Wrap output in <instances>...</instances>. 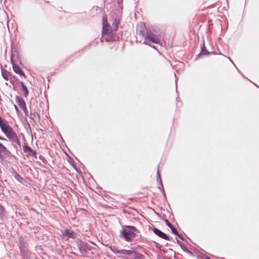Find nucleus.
Listing matches in <instances>:
<instances>
[{
    "instance_id": "f257e3e1",
    "label": "nucleus",
    "mask_w": 259,
    "mask_h": 259,
    "mask_svg": "<svg viewBox=\"0 0 259 259\" xmlns=\"http://www.w3.org/2000/svg\"><path fill=\"white\" fill-rule=\"evenodd\" d=\"M139 230L133 226H123L120 231L119 237L127 242L133 241L138 236Z\"/></svg>"
},
{
    "instance_id": "f03ea898",
    "label": "nucleus",
    "mask_w": 259,
    "mask_h": 259,
    "mask_svg": "<svg viewBox=\"0 0 259 259\" xmlns=\"http://www.w3.org/2000/svg\"><path fill=\"white\" fill-rule=\"evenodd\" d=\"M13 159H17V158L5 146L0 143V160L5 162H11Z\"/></svg>"
},
{
    "instance_id": "7ed1b4c3",
    "label": "nucleus",
    "mask_w": 259,
    "mask_h": 259,
    "mask_svg": "<svg viewBox=\"0 0 259 259\" xmlns=\"http://www.w3.org/2000/svg\"><path fill=\"white\" fill-rule=\"evenodd\" d=\"M5 135L11 143H16L19 147H21L20 140L13 128L5 133Z\"/></svg>"
},
{
    "instance_id": "20e7f679",
    "label": "nucleus",
    "mask_w": 259,
    "mask_h": 259,
    "mask_svg": "<svg viewBox=\"0 0 259 259\" xmlns=\"http://www.w3.org/2000/svg\"><path fill=\"white\" fill-rule=\"evenodd\" d=\"M102 24H103V28L102 31V34H107V32H113V30L111 29V26L110 24L108 23L107 17V16H104L102 18Z\"/></svg>"
},
{
    "instance_id": "39448f33",
    "label": "nucleus",
    "mask_w": 259,
    "mask_h": 259,
    "mask_svg": "<svg viewBox=\"0 0 259 259\" xmlns=\"http://www.w3.org/2000/svg\"><path fill=\"white\" fill-rule=\"evenodd\" d=\"M116 40V36L114 35V32H107V34H102L101 41L105 40L106 42L114 41Z\"/></svg>"
},
{
    "instance_id": "423d86ee",
    "label": "nucleus",
    "mask_w": 259,
    "mask_h": 259,
    "mask_svg": "<svg viewBox=\"0 0 259 259\" xmlns=\"http://www.w3.org/2000/svg\"><path fill=\"white\" fill-rule=\"evenodd\" d=\"M140 34L145 37V41L144 43L146 45H149L148 39L150 37H154L156 36V34L152 32L151 30H146V31L144 30H141L140 32Z\"/></svg>"
},
{
    "instance_id": "0eeeda50",
    "label": "nucleus",
    "mask_w": 259,
    "mask_h": 259,
    "mask_svg": "<svg viewBox=\"0 0 259 259\" xmlns=\"http://www.w3.org/2000/svg\"><path fill=\"white\" fill-rule=\"evenodd\" d=\"M200 47H201V51L200 53L197 55V59L199 58L202 56L204 55H207L209 54H214L216 55L217 53L214 52H209L207 50L205 45V42L204 40H203V41L200 44Z\"/></svg>"
},
{
    "instance_id": "6e6552de",
    "label": "nucleus",
    "mask_w": 259,
    "mask_h": 259,
    "mask_svg": "<svg viewBox=\"0 0 259 259\" xmlns=\"http://www.w3.org/2000/svg\"><path fill=\"white\" fill-rule=\"evenodd\" d=\"M23 151L24 153H26V156H32L35 158H37V152L35 150L32 149L28 145L25 144L23 146Z\"/></svg>"
},
{
    "instance_id": "1a4fd4ad",
    "label": "nucleus",
    "mask_w": 259,
    "mask_h": 259,
    "mask_svg": "<svg viewBox=\"0 0 259 259\" xmlns=\"http://www.w3.org/2000/svg\"><path fill=\"white\" fill-rule=\"evenodd\" d=\"M75 243L77 245V248L79 250L80 254L82 256H85V248L87 242L82 241L79 238H77L75 240Z\"/></svg>"
},
{
    "instance_id": "9d476101",
    "label": "nucleus",
    "mask_w": 259,
    "mask_h": 259,
    "mask_svg": "<svg viewBox=\"0 0 259 259\" xmlns=\"http://www.w3.org/2000/svg\"><path fill=\"white\" fill-rule=\"evenodd\" d=\"M152 230L153 232V233L157 235L158 237L165 239L166 240H171L172 239V237L170 236H168L165 233L162 232L159 229L156 228H152Z\"/></svg>"
},
{
    "instance_id": "9b49d317",
    "label": "nucleus",
    "mask_w": 259,
    "mask_h": 259,
    "mask_svg": "<svg viewBox=\"0 0 259 259\" xmlns=\"http://www.w3.org/2000/svg\"><path fill=\"white\" fill-rule=\"evenodd\" d=\"M11 61L12 65L13 71L16 73L20 75V76H23L25 78H26V76L25 75L23 70L20 68V67L18 65L14 63V62L12 59V54L11 55Z\"/></svg>"
},
{
    "instance_id": "f8f14e48",
    "label": "nucleus",
    "mask_w": 259,
    "mask_h": 259,
    "mask_svg": "<svg viewBox=\"0 0 259 259\" xmlns=\"http://www.w3.org/2000/svg\"><path fill=\"white\" fill-rule=\"evenodd\" d=\"M62 235L63 236L71 239H75L77 237V234L74 231L69 229H66L62 231Z\"/></svg>"
},
{
    "instance_id": "ddd939ff",
    "label": "nucleus",
    "mask_w": 259,
    "mask_h": 259,
    "mask_svg": "<svg viewBox=\"0 0 259 259\" xmlns=\"http://www.w3.org/2000/svg\"><path fill=\"white\" fill-rule=\"evenodd\" d=\"M19 248L20 252H25V251L28 250V244L23 239H20L19 240L18 243Z\"/></svg>"
},
{
    "instance_id": "4468645a",
    "label": "nucleus",
    "mask_w": 259,
    "mask_h": 259,
    "mask_svg": "<svg viewBox=\"0 0 259 259\" xmlns=\"http://www.w3.org/2000/svg\"><path fill=\"white\" fill-rule=\"evenodd\" d=\"M7 217V213L6 208L0 204V221H4Z\"/></svg>"
},
{
    "instance_id": "2eb2a0df",
    "label": "nucleus",
    "mask_w": 259,
    "mask_h": 259,
    "mask_svg": "<svg viewBox=\"0 0 259 259\" xmlns=\"http://www.w3.org/2000/svg\"><path fill=\"white\" fill-rule=\"evenodd\" d=\"M0 128L4 134L13 128L8 123L5 122L0 124Z\"/></svg>"
},
{
    "instance_id": "dca6fc26",
    "label": "nucleus",
    "mask_w": 259,
    "mask_h": 259,
    "mask_svg": "<svg viewBox=\"0 0 259 259\" xmlns=\"http://www.w3.org/2000/svg\"><path fill=\"white\" fill-rule=\"evenodd\" d=\"M16 102L18 104L19 107L20 108L26 106V103L24 100L20 96H16Z\"/></svg>"
},
{
    "instance_id": "f3484780",
    "label": "nucleus",
    "mask_w": 259,
    "mask_h": 259,
    "mask_svg": "<svg viewBox=\"0 0 259 259\" xmlns=\"http://www.w3.org/2000/svg\"><path fill=\"white\" fill-rule=\"evenodd\" d=\"M131 256L134 259H144L145 257L143 254L139 253L135 250H132Z\"/></svg>"
},
{
    "instance_id": "a211bd4d",
    "label": "nucleus",
    "mask_w": 259,
    "mask_h": 259,
    "mask_svg": "<svg viewBox=\"0 0 259 259\" xmlns=\"http://www.w3.org/2000/svg\"><path fill=\"white\" fill-rule=\"evenodd\" d=\"M1 72L2 75L4 79L6 80H9V77L10 76V72L8 71L7 70L4 69L2 66H1Z\"/></svg>"
},
{
    "instance_id": "6ab92c4d",
    "label": "nucleus",
    "mask_w": 259,
    "mask_h": 259,
    "mask_svg": "<svg viewBox=\"0 0 259 259\" xmlns=\"http://www.w3.org/2000/svg\"><path fill=\"white\" fill-rule=\"evenodd\" d=\"M150 41H151L154 44H158V45H160L161 43V40L158 37L157 35L155 36L154 37H151V36L150 37V38L148 39V42H149Z\"/></svg>"
},
{
    "instance_id": "aec40b11",
    "label": "nucleus",
    "mask_w": 259,
    "mask_h": 259,
    "mask_svg": "<svg viewBox=\"0 0 259 259\" xmlns=\"http://www.w3.org/2000/svg\"><path fill=\"white\" fill-rule=\"evenodd\" d=\"M20 87H21L22 90L24 91V96L25 98H27L29 95V91L26 87V86L24 84L23 81L20 82Z\"/></svg>"
},
{
    "instance_id": "412c9836",
    "label": "nucleus",
    "mask_w": 259,
    "mask_h": 259,
    "mask_svg": "<svg viewBox=\"0 0 259 259\" xmlns=\"http://www.w3.org/2000/svg\"><path fill=\"white\" fill-rule=\"evenodd\" d=\"M105 245L106 246L108 247L113 253L120 254L121 250L118 249L117 247H116L115 246H111L109 244H106Z\"/></svg>"
},
{
    "instance_id": "4be33fe9",
    "label": "nucleus",
    "mask_w": 259,
    "mask_h": 259,
    "mask_svg": "<svg viewBox=\"0 0 259 259\" xmlns=\"http://www.w3.org/2000/svg\"><path fill=\"white\" fill-rule=\"evenodd\" d=\"M177 242L184 251L191 252L188 250L187 247L185 246V245L184 243H183L181 241H180L178 239H177Z\"/></svg>"
},
{
    "instance_id": "5701e85b",
    "label": "nucleus",
    "mask_w": 259,
    "mask_h": 259,
    "mask_svg": "<svg viewBox=\"0 0 259 259\" xmlns=\"http://www.w3.org/2000/svg\"><path fill=\"white\" fill-rule=\"evenodd\" d=\"M159 164H158L157 166V173H156L157 181H160V185H161V187H162L163 184H162V180L161 179V176H160V172H159Z\"/></svg>"
},
{
    "instance_id": "b1692460",
    "label": "nucleus",
    "mask_w": 259,
    "mask_h": 259,
    "mask_svg": "<svg viewBox=\"0 0 259 259\" xmlns=\"http://www.w3.org/2000/svg\"><path fill=\"white\" fill-rule=\"evenodd\" d=\"M23 259H27L30 257V252L29 250L25 251V252H20Z\"/></svg>"
},
{
    "instance_id": "393cba45",
    "label": "nucleus",
    "mask_w": 259,
    "mask_h": 259,
    "mask_svg": "<svg viewBox=\"0 0 259 259\" xmlns=\"http://www.w3.org/2000/svg\"><path fill=\"white\" fill-rule=\"evenodd\" d=\"M120 252V254L131 256L132 254V250L121 249Z\"/></svg>"
},
{
    "instance_id": "a878e982",
    "label": "nucleus",
    "mask_w": 259,
    "mask_h": 259,
    "mask_svg": "<svg viewBox=\"0 0 259 259\" xmlns=\"http://www.w3.org/2000/svg\"><path fill=\"white\" fill-rule=\"evenodd\" d=\"M93 248V247L90 245L88 243H86L85 248V254L88 253V251L91 250Z\"/></svg>"
},
{
    "instance_id": "bb28decb",
    "label": "nucleus",
    "mask_w": 259,
    "mask_h": 259,
    "mask_svg": "<svg viewBox=\"0 0 259 259\" xmlns=\"http://www.w3.org/2000/svg\"><path fill=\"white\" fill-rule=\"evenodd\" d=\"M14 178L20 183H22L24 180L19 174H18Z\"/></svg>"
},
{
    "instance_id": "cd10ccee",
    "label": "nucleus",
    "mask_w": 259,
    "mask_h": 259,
    "mask_svg": "<svg viewBox=\"0 0 259 259\" xmlns=\"http://www.w3.org/2000/svg\"><path fill=\"white\" fill-rule=\"evenodd\" d=\"M12 146H13V148L15 149L16 151V154L19 155L18 152V149L19 148L18 145H17L16 143H12ZM19 148H20V147H19Z\"/></svg>"
},
{
    "instance_id": "c85d7f7f",
    "label": "nucleus",
    "mask_w": 259,
    "mask_h": 259,
    "mask_svg": "<svg viewBox=\"0 0 259 259\" xmlns=\"http://www.w3.org/2000/svg\"><path fill=\"white\" fill-rule=\"evenodd\" d=\"M10 83L13 84V85H14V83L16 82V83H19L20 84V82L18 79H17L16 78H14V79H12V77H10Z\"/></svg>"
},
{
    "instance_id": "c756f323",
    "label": "nucleus",
    "mask_w": 259,
    "mask_h": 259,
    "mask_svg": "<svg viewBox=\"0 0 259 259\" xmlns=\"http://www.w3.org/2000/svg\"><path fill=\"white\" fill-rule=\"evenodd\" d=\"M170 229L171 230L172 233H173L175 235H178L179 232L177 231V230L173 226L172 227H171L170 228Z\"/></svg>"
},
{
    "instance_id": "7c9ffc66",
    "label": "nucleus",
    "mask_w": 259,
    "mask_h": 259,
    "mask_svg": "<svg viewBox=\"0 0 259 259\" xmlns=\"http://www.w3.org/2000/svg\"><path fill=\"white\" fill-rule=\"evenodd\" d=\"M119 21L118 20H114V22L113 24L114 27V29L116 30V29L118 28V25H119Z\"/></svg>"
},
{
    "instance_id": "2f4dec72",
    "label": "nucleus",
    "mask_w": 259,
    "mask_h": 259,
    "mask_svg": "<svg viewBox=\"0 0 259 259\" xmlns=\"http://www.w3.org/2000/svg\"><path fill=\"white\" fill-rule=\"evenodd\" d=\"M164 222L165 223L166 225L167 226V227H168L169 228L172 226V225H171V224L168 221V220L167 219H164L163 220Z\"/></svg>"
},
{
    "instance_id": "473e14b6",
    "label": "nucleus",
    "mask_w": 259,
    "mask_h": 259,
    "mask_svg": "<svg viewBox=\"0 0 259 259\" xmlns=\"http://www.w3.org/2000/svg\"><path fill=\"white\" fill-rule=\"evenodd\" d=\"M21 109H22L23 110V111H24V113H25L26 116H28V112L27 111L26 106L21 108Z\"/></svg>"
},
{
    "instance_id": "72a5a7b5",
    "label": "nucleus",
    "mask_w": 259,
    "mask_h": 259,
    "mask_svg": "<svg viewBox=\"0 0 259 259\" xmlns=\"http://www.w3.org/2000/svg\"><path fill=\"white\" fill-rule=\"evenodd\" d=\"M11 172L12 174V176H13L14 177H16L18 174L14 168L12 169Z\"/></svg>"
},
{
    "instance_id": "f704fd0d",
    "label": "nucleus",
    "mask_w": 259,
    "mask_h": 259,
    "mask_svg": "<svg viewBox=\"0 0 259 259\" xmlns=\"http://www.w3.org/2000/svg\"><path fill=\"white\" fill-rule=\"evenodd\" d=\"M11 172L12 174V176H13L14 177H16L18 174L14 168L12 169Z\"/></svg>"
},
{
    "instance_id": "c9c22d12",
    "label": "nucleus",
    "mask_w": 259,
    "mask_h": 259,
    "mask_svg": "<svg viewBox=\"0 0 259 259\" xmlns=\"http://www.w3.org/2000/svg\"><path fill=\"white\" fill-rule=\"evenodd\" d=\"M39 159L42 161L44 163L47 162V160L45 158L41 155L39 156Z\"/></svg>"
},
{
    "instance_id": "e433bc0d",
    "label": "nucleus",
    "mask_w": 259,
    "mask_h": 259,
    "mask_svg": "<svg viewBox=\"0 0 259 259\" xmlns=\"http://www.w3.org/2000/svg\"><path fill=\"white\" fill-rule=\"evenodd\" d=\"M33 116L34 117H38V118H39V114L37 112H34L32 113Z\"/></svg>"
},
{
    "instance_id": "4c0bfd02",
    "label": "nucleus",
    "mask_w": 259,
    "mask_h": 259,
    "mask_svg": "<svg viewBox=\"0 0 259 259\" xmlns=\"http://www.w3.org/2000/svg\"><path fill=\"white\" fill-rule=\"evenodd\" d=\"M181 240H182V241H184L185 240V238L184 237H183V236L181 234H180L179 233H178V235H177Z\"/></svg>"
},
{
    "instance_id": "58836bf2",
    "label": "nucleus",
    "mask_w": 259,
    "mask_h": 259,
    "mask_svg": "<svg viewBox=\"0 0 259 259\" xmlns=\"http://www.w3.org/2000/svg\"><path fill=\"white\" fill-rule=\"evenodd\" d=\"M161 192L163 195V196L164 197V198H166V194L165 193V191H164V188H163V186L162 185V187H161Z\"/></svg>"
},
{
    "instance_id": "ea45409f",
    "label": "nucleus",
    "mask_w": 259,
    "mask_h": 259,
    "mask_svg": "<svg viewBox=\"0 0 259 259\" xmlns=\"http://www.w3.org/2000/svg\"><path fill=\"white\" fill-rule=\"evenodd\" d=\"M70 163L76 169V171H78V170L77 169V168L75 167V165H74V160L72 159L70 161H69Z\"/></svg>"
},
{
    "instance_id": "a19ab883",
    "label": "nucleus",
    "mask_w": 259,
    "mask_h": 259,
    "mask_svg": "<svg viewBox=\"0 0 259 259\" xmlns=\"http://www.w3.org/2000/svg\"><path fill=\"white\" fill-rule=\"evenodd\" d=\"M14 108H15V109L16 112L19 113L20 111H19V109L18 108V107L16 105H14Z\"/></svg>"
},
{
    "instance_id": "79ce46f5",
    "label": "nucleus",
    "mask_w": 259,
    "mask_h": 259,
    "mask_svg": "<svg viewBox=\"0 0 259 259\" xmlns=\"http://www.w3.org/2000/svg\"><path fill=\"white\" fill-rule=\"evenodd\" d=\"M155 243L156 244V247L157 248H158V247H159V246H160L158 243H156V242H155Z\"/></svg>"
},
{
    "instance_id": "37998d69",
    "label": "nucleus",
    "mask_w": 259,
    "mask_h": 259,
    "mask_svg": "<svg viewBox=\"0 0 259 259\" xmlns=\"http://www.w3.org/2000/svg\"><path fill=\"white\" fill-rule=\"evenodd\" d=\"M13 90L14 91H16V87H15V85H13Z\"/></svg>"
},
{
    "instance_id": "c03bdc74",
    "label": "nucleus",
    "mask_w": 259,
    "mask_h": 259,
    "mask_svg": "<svg viewBox=\"0 0 259 259\" xmlns=\"http://www.w3.org/2000/svg\"><path fill=\"white\" fill-rule=\"evenodd\" d=\"M176 92H177V80H176Z\"/></svg>"
},
{
    "instance_id": "a18cd8bd",
    "label": "nucleus",
    "mask_w": 259,
    "mask_h": 259,
    "mask_svg": "<svg viewBox=\"0 0 259 259\" xmlns=\"http://www.w3.org/2000/svg\"><path fill=\"white\" fill-rule=\"evenodd\" d=\"M158 188L161 191V185H159V186L158 187Z\"/></svg>"
},
{
    "instance_id": "49530a36",
    "label": "nucleus",
    "mask_w": 259,
    "mask_h": 259,
    "mask_svg": "<svg viewBox=\"0 0 259 259\" xmlns=\"http://www.w3.org/2000/svg\"><path fill=\"white\" fill-rule=\"evenodd\" d=\"M2 141H7V139L5 138H3Z\"/></svg>"
},
{
    "instance_id": "de8ad7c7",
    "label": "nucleus",
    "mask_w": 259,
    "mask_h": 259,
    "mask_svg": "<svg viewBox=\"0 0 259 259\" xmlns=\"http://www.w3.org/2000/svg\"><path fill=\"white\" fill-rule=\"evenodd\" d=\"M229 58V60L233 64L232 60L230 58Z\"/></svg>"
},
{
    "instance_id": "09e8293b",
    "label": "nucleus",
    "mask_w": 259,
    "mask_h": 259,
    "mask_svg": "<svg viewBox=\"0 0 259 259\" xmlns=\"http://www.w3.org/2000/svg\"><path fill=\"white\" fill-rule=\"evenodd\" d=\"M151 47H152L153 49L156 50V48L155 46H151Z\"/></svg>"
},
{
    "instance_id": "8fccbe9b",
    "label": "nucleus",
    "mask_w": 259,
    "mask_h": 259,
    "mask_svg": "<svg viewBox=\"0 0 259 259\" xmlns=\"http://www.w3.org/2000/svg\"><path fill=\"white\" fill-rule=\"evenodd\" d=\"M157 183L160 185V181H157Z\"/></svg>"
},
{
    "instance_id": "3c124183",
    "label": "nucleus",
    "mask_w": 259,
    "mask_h": 259,
    "mask_svg": "<svg viewBox=\"0 0 259 259\" xmlns=\"http://www.w3.org/2000/svg\"><path fill=\"white\" fill-rule=\"evenodd\" d=\"M155 214H156V215H158V216L159 215V214L158 213H157V212H155Z\"/></svg>"
},
{
    "instance_id": "603ef678",
    "label": "nucleus",
    "mask_w": 259,
    "mask_h": 259,
    "mask_svg": "<svg viewBox=\"0 0 259 259\" xmlns=\"http://www.w3.org/2000/svg\"><path fill=\"white\" fill-rule=\"evenodd\" d=\"M205 259H211V258H210V257H208V256H207V257H206L205 258Z\"/></svg>"
},
{
    "instance_id": "864d4df0",
    "label": "nucleus",
    "mask_w": 259,
    "mask_h": 259,
    "mask_svg": "<svg viewBox=\"0 0 259 259\" xmlns=\"http://www.w3.org/2000/svg\"><path fill=\"white\" fill-rule=\"evenodd\" d=\"M254 84L255 86H256L257 87L259 88V87H258L256 84L254 83Z\"/></svg>"
},
{
    "instance_id": "5fc2aeb1",
    "label": "nucleus",
    "mask_w": 259,
    "mask_h": 259,
    "mask_svg": "<svg viewBox=\"0 0 259 259\" xmlns=\"http://www.w3.org/2000/svg\"><path fill=\"white\" fill-rule=\"evenodd\" d=\"M3 138V137H2L0 136V140H2Z\"/></svg>"
},
{
    "instance_id": "6e6d98bb",
    "label": "nucleus",
    "mask_w": 259,
    "mask_h": 259,
    "mask_svg": "<svg viewBox=\"0 0 259 259\" xmlns=\"http://www.w3.org/2000/svg\"><path fill=\"white\" fill-rule=\"evenodd\" d=\"M72 253H73V254L76 255V253L75 252H72Z\"/></svg>"
},
{
    "instance_id": "4d7b16f0",
    "label": "nucleus",
    "mask_w": 259,
    "mask_h": 259,
    "mask_svg": "<svg viewBox=\"0 0 259 259\" xmlns=\"http://www.w3.org/2000/svg\"><path fill=\"white\" fill-rule=\"evenodd\" d=\"M11 77H12V78H14H14H15V77H14V76H12Z\"/></svg>"
},
{
    "instance_id": "13d9d810",
    "label": "nucleus",
    "mask_w": 259,
    "mask_h": 259,
    "mask_svg": "<svg viewBox=\"0 0 259 259\" xmlns=\"http://www.w3.org/2000/svg\"><path fill=\"white\" fill-rule=\"evenodd\" d=\"M233 64H234V66H235V68H237V66H235V64H234V63H233Z\"/></svg>"
},
{
    "instance_id": "bf43d9fd",
    "label": "nucleus",
    "mask_w": 259,
    "mask_h": 259,
    "mask_svg": "<svg viewBox=\"0 0 259 259\" xmlns=\"http://www.w3.org/2000/svg\"><path fill=\"white\" fill-rule=\"evenodd\" d=\"M233 64H234V66H235V68H237V66H235V64H234V63H233Z\"/></svg>"
},
{
    "instance_id": "052dcab7",
    "label": "nucleus",
    "mask_w": 259,
    "mask_h": 259,
    "mask_svg": "<svg viewBox=\"0 0 259 259\" xmlns=\"http://www.w3.org/2000/svg\"><path fill=\"white\" fill-rule=\"evenodd\" d=\"M233 64H234V66H235V68H237V66H235V64H234V63H233Z\"/></svg>"
}]
</instances>
